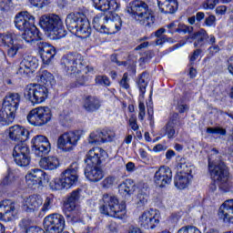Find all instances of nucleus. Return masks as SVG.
Segmentation results:
<instances>
[{
	"label": "nucleus",
	"mask_w": 233,
	"mask_h": 233,
	"mask_svg": "<svg viewBox=\"0 0 233 233\" xmlns=\"http://www.w3.org/2000/svg\"><path fill=\"white\" fill-rule=\"evenodd\" d=\"M125 10L132 16L137 25H141L146 28H154L156 17L148 4L141 0H133L127 5Z\"/></svg>",
	"instance_id": "obj_1"
},
{
	"label": "nucleus",
	"mask_w": 233,
	"mask_h": 233,
	"mask_svg": "<svg viewBox=\"0 0 233 233\" xmlns=\"http://www.w3.org/2000/svg\"><path fill=\"white\" fill-rule=\"evenodd\" d=\"M208 170L214 181L219 183L220 194L233 192V178L228 177V169L225 163L212 162V158H208Z\"/></svg>",
	"instance_id": "obj_2"
},
{
	"label": "nucleus",
	"mask_w": 233,
	"mask_h": 233,
	"mask_svg": "<svg viewBox=\"0 0 233 233\" xmlns=\"http://www.w3.org/2000/svg\"><path fill=\"white\" fill-rule=\"evenodd\" d=\"M100 212L110 218L124 219L127 217V204L120 202L117 197L112 194H104L100 200Z\"/></svg>",
	"instance_id": "obj_3"
},
{
	"label": "nucleus",
	"mask_w": 233,
	"mask_h": 233,
	"mask_svg": "<svg viewBox=\"0 0 233 233\" xmlns=\"http://www.w3.org/2000/svg\"><path fill=\"white\" fill-rule=\"evenodd\" d=\"M83 136V131L76 130L63 133L57 137L56 148L60 152L66 154L68 152H74L79 141H81V137Z\"/></svg>",
	"instance_id": "obj_4"
},
{
	"label": "nucleus",
	"mask_w": 233,
	"mask_h": 233,
	"mask_svg": "<svg viewBox=\"0 0 233 233\" xmlns=\"http://www.w3.org/2000/svg\"><path fill=\"white\" fill-rule=\"evenodd\" d=\"M62 68L66 74H88L90 67L85 66L83 56L80 54H69L62 58Z\"/></svg>",
	"instance_id": "obj_5"
},
{
	"label": "nucleus",
	"mask_w": 233,
	"mask_h": 233,
	"mask_svg": "<svg viewBox=\"0 0 233 233\" xmlns=\"http://www.w3.org/2000/svg\"><path fill=\"white\" fill-rule=\"evenodd\" d=\"M48 87L40 84H29L24 89V97L31 105H42L48 99Z\"/></svg>",
	"instance_id": "obj_6"
},
{
	"label": "nucleus",
	"mask_w": 233,
	"mask_h": 233,
	"mask_svg": "<svg viewBox=\"0 0 233 233\" xmlns=\"http://www.w3.org/2000/svg\"><path fill=\"white\" fill-rule=\"evenodd\" d=\"M39 26L49 35H59L63 32V20L57 15H44L39 19Z\"/></svg>",
	"instance_id": "obj_7"
},
{
	"label": "nucleus",
	"mask_w": 233,
	"mask_h": 233,
	"mask_svg": "<svg viewBox=\"0 0 233 233\" xmlns=\"http://www.w3.org/2000/svg\"><path fill=\"white\" fill-rule=\"evenodd\" d=\"M27 121L33 127H44L52 121V109L43 106L35 107L27 115Z\"/></svg>",
	"instance_id": "obj_8"
},
{
	"label": "nucleus",
	"mask_w": 233,
	"mask_h": 233,
	"mask_svg": "<svg viewBox=\"0 0 233 233\" xmlns=\"http://www.w3.org/2000/svg\"><path fill=\"white\" fill-rule=\"evenodd\" d=\"M0 46H7L8 57L17 56V52L23 48L21 35L15 33H5L0 35Z\"/></svg>",
	"instance_id": "obj_9"
},
{
	"label": "nucleus",
	"mask_w": 233,
	"mask_h": 233,
	"mask_svg": "<svg viewBox=\"0 0 233 233\" xmlns=\"http://www.w3.org/2000/svg\"><path fill=\"white\" fill-rule=\"evenodd\" d=\"M161 221V212L157 209H148L138 217V225L146 230H154Z\"/></svg>",
	"instance_id": "obj_10"
},
{
	"label": "nucleus",
	"mask_w": 233,
	"mask_h": 233,
	"mask_svg": "<svg viewBox=\"0 0 233 233\" xmlns=\"http://www.w3.org/2000/svg\"><path fill=\"white\" fill-rule=\"evenodd\" d=\"M65 225V217L57 213L50 214L43 220V227L48 233H63Z\"/></svg>",
	"instance_id": "obj_11"
},
{
	"label": "nucleus",
	"mask_w": 233,
	"mask_h": 233,
	"mask_svg": "<svg viewBox=\"0 0 233 233\" xmlns=\"http://www.w3.org/2000/svg\"><path fill=\"white\" fill-rule=\"evenodd\" d=\"M50 181V177L48 175L38 168L31 169L25 175V183L29 188H33V187H45L46 183Z\"/></svg>",
	"instance_id": "obj_12"
},
{
	"label": "nucleus",
	"mask_w": 233,
	"mask_h": 233,
	"mask_svg": "<svg viewBox=\"0 0 233 233\" xmlns=\"http://www.w3.org/2000/svg\"><path fill=\"white\" fill-rule=\"evenodd\" d=\"M32 149L35 152V156H44L45 154H50L52 150V144L48 137L43 135L35 136L32 140Z\"/></svg>",
	"instance_id": "obj_13"
},
{
	"label": "nucleus",
	"mask_w": 233,
	"mask_h": 233,
	"mask_svg": "<svg viewBox=\"0 0 233 233\" xmlns=\"http://www.w3.org/2000/svg\"><path fill=\"white\" fill-rule=\"evenodd\" d=\"M153 181L158 188H165L172 183V169L167 166H162L155 172Z\"/></svg>",
	"instance_id": "obj_14"
},
{
	"label": "nucleus",
	"mask_w": 233,
	"mask_h": 233,
	"mask_svg": "<svg viewBox=\"0 0 233 233\" xmlns=\"http://www.w3.org/2000/svg\"><path fill=\"white\" fill-rule=\"evenodd\" d=\"M106 159H108V153L105 149L96 147L86 153L85 163L87 164V167H96L99 166L103 161H106Z\"/></svg>",
	"instance_id": "obj_15"
},
{
	"label": "nucleus",
	"mask_w": 233,
	"mask_h": 233,
	"mask_svg": "<svg viewBox=\"0 0 233 233\" xmlns=\"http://www.w3.org/2000/svg\"><path fill=\"white\" fill-rule=\"evenodd\" d=\"M41 207H43V198L39 195L26 197L22 202V208L25 212L35 214L36 216H39Z\"/></svg>",
	"instance_id": "obj_16"
},
{
	"label": "nucleus",
	"mask_w": 233,
	"mask_h": 233,
	"mask_svg": "<svg viewBox=\"0 0 233 233\" xmlns=\"http://www.w3.org/2000/svg\"><path fill=\"white\" fill-rule=\"evenodd\" d=\"M121 26H123V21L121 20V17L118 16L117 14L109 11L107 19L106 20V29L104 34L106 35L117 34V32L121 30Z\"/></svg>",
	"instance_id": "obj_17"
},
{
	"label": "nucleus",
	"mask_w": 233,
	"mask_h": 233,
	"mask_svg": "<svg viewBox=\"0 0 233 233\" xmlns=\"http://www.w3.org/2000/svg\"><path fill=\"white\" fill-rule=\"evenodd\" d=\"M35 25V18L30 13L24 11L15 17V26L20 32H25Z\"/></svg>",
	"instance_id": "obj_18"
},
{
	"label": "nucleus",
	"mask_w": 233,
	"mask_h": 233,
	"mask_svg": "<svg viewBox=\"0 0 233 233\" xmlns=\"http://www.w3.org/2000/svg\"><path fill=\"white\" fill-rule=\"evenodd\" d=\"M137 87L140 90L139 95V113H138V119L143 121L145 119L146 112H145V103H143V99H145V92H147V86L148 82L147 81V74L143 73L140 75L137 81Z\"/></svg>",
	"instance_id": "obj_19"
},
{
	"label": "nucleus",
	"mask_w": 233,
	"mask_h": 233,
	"mask_svg": "<svg viewBox=\"0 0 233 233\" xmlns=\"http://www.w3.org/2000/svg\"><path fill=\"white\" fill-rule=\"evenodd\" d=\"M5 135L8 139H11V141H26L28 136H30V132L24 127L16 125L6 129Z\"/></svg>",
	"instance_id": "obj_20"
},
{
	"label": "nucleus",
	"mask_w": 233,
	"mask_h": 233,
	"mask_svg": "<svg viewBox=\"0 0 233 233\" xmlns=\"http://www.w3.org/2000/svg\"><path fill=\"white\" fill-rule=\"evenodd\" d=\"M77 170H79V166L76 162H74L61 173V177L64 180V185H66V188H70V187H74V185L77 183L79 177L77 176Z\"/></svg>",
	"instance_id": "obj_21"
},
{
	"label": "nucleus",
	"mask_w": 233,
	"mask_h": 233,
	"mask_svg": "<svg viewBox=\"0 0 233 233\" xmlns=\"http://www.w3.org/2000/svg\"><path fill=\"white\" fill-rule=\"evenodd\" d=\"M218 218L223 223H233V199H228L220 205Z\"/></svg>",
	"instance_id": "obj_22"
},
{
	"label": "nucleus",
	"mask_w": 233,
	"mask_h": 233,
	"mask_svg": "<svg viewBox=\"0 0 233 233\" xmlns=\"http://www.w3.org/2000/svg\"><path fill=\"white\" fill-rule=\"evenodd\" d=\"M15 216V204L12 200L0 202V221H12Z\"/></svg>",
	"instance_id": "obj_23"
},
{
	"label": "nucleus",
	"mask_w": 233,
	"mask_h": 233,
	"mask_svg": "<svg viewBox=\"0 0 233 233\" xmlns=\"http://www.w3.org/2000/svg\"><path fill=\"white\" fill-rule=\"evenodd\" d=\"M93 6L100 12H119L121 5L117 0H92Z\"/></svg>",
	"instance_id": "obj_24"
},
{
	"label": "nucleus",
	"mask_w": 233,
	"mask_h": 233,
	"mask_svg": "<svg viewBox=\"0 0 233 233\" xmlns=\"http://www.w3.org/2000/svg\"><path fill=\"white\" fill-rule=\"evenodd\" d=\"M36 50L40 54L44 63L48 65L56 54V47L46 42H38L36 44Z\"/></svg>",
	"instance_id": "obj_25"
},
{
	"label": "nucleus",
	"mask_w": 233,
	"mask_h": 233,
	"mask_svg": "<svg viewBox=\"0 0 233 233\" xmlns=\"http://www.w3.org/2000/svg\"><path fill=\"white\" fill-rule=\"evenodd\" d=\"M37 66H39V60L34 56H27L21 61L17 74H20L21 76H25V74H32L35 72Z\"/></svg>",
	"instance_id": "obj_26"
},
{
	"label": "nucleus",
	"mask_w": 233,
	"mask_h": 233,
	"mask_svg": "<svg viewBox=\"0 0 233 233\" xmlns=\"http://www.w3.org/2000/svg\"><path fill=\"white\" fill-rule=\"evenodd\" d=\"M85 176L88 181L92 183H97L104 177L103 169L99 166H86L85 170Z\"/></svg>",
	"instance_id": "obj_27"
},
{
	"label": "nucleus",
	"mask_w": 233,
	"mask_h": 233,
	"mask_svg": "<svg viewBox=\"0 0 233 233\" xmlns=\"http://www.w3.org/2000/svg\"><path fill=\"white\" fill-rule=\"evenodd\" d=\"M72 34H75V35L81 37L82 39H86V37H89L90 34H92V27H90V22L88 19L85 18L84 16Z\"/></svg>",
	"instance_id": "obj_28"
},
{
	"label": "nucleus",
	"mask_w": 233,
	"mask_h": 233,
	"mask_svg": "<svg viewBox=\"0 0 233 233\" xmlns=\"http://www.w3.org/2000/svg\"><path fill=\"white\" fill-rule=\"evenodd\" d=\"M40 168L44 170H57L59 168L61 163L59 162V158L55 156L44 157L39 160L38 163Z\"/></svg>",
	"instance_id": "obj_29"
},
{
	"label": "nucleus",
	"mask_w": 233,
	"mask_h": 233,
	"mask_svg": "<svg viewBox=\"0 0 233 233\" xmlns=\"http://www.w3.org/2000/svg\"><path fill=\"white\" fill-rule=\"evenodd\" d=\"M85 17V15L83 13H71L67 15L66 18V25L69 32L73 33L76 28H77V25H79V22L82 21V19Z\"/></svg>",
	"instance_id": "obj_30"
},
{
	"label": "nucleus",
	"mask_w": 233,
	"mask_h": 233,
	"mask_svg": "<svg viewBox=\"0 0 233 233\" xmlns=\"http://www.w3.org/2000/svg\"><path fill=\"white\" fill-rule=\"evenodd\" d=\"M157 5L164 14H174L177 11V0H157Z\"/></svg>",
	"instance_id": "obj_31"
},
{
	"label": "nucleus",
	"mask_w": 233,
	"mask_h": 233,
	"mask_svg": "<svg viewBox=\"0 0 233 233\" xmlns=\"http://www.w3.org/2000/svg\"><path fill=\"white\" fill-rule=\"evenodd\" d=\"M83 108L86 112H96L101 108V101L96 96H87L84 98Z\"/></svg>",
	"instance_id": "obj_32"
},
{
	"label": "nucleus",
	"mask_w": 233,
	"mask_h": 233,
	"mask_svg": "<svg viewBox=\"0 0 233 233\" xmlns=\"http://www.w3.org/2000/svg\"><path fill=\"white\" fill-rule=\"evenodd\" d=\"M22 39H24L25 43H34V41H39V39H41V33H39V29H37L35 25L24 31Z\"/></svg>",
	"instance_id": "obj_33"
},
{
	"label": "nucleus",
	"mask_w": 233,
	"mask_h": 233,
	"mask_svg": "<svg viewBox=\"0 0 233 233\" xmlns=\"http://www.w3.org/2000/svg\"><path fill=\"white\" fill-rule=\"evenodd\" d=\"M107 19L108 15H96L93 19V28L96 30V32H99V34H105Z\"/></svg>",
	"instance_id": "obj_34"
},
{
	"label": "nucleus",
	"mask_w": 233,
	"mask_h": 233,
	"mask_svg": "<svg viewBox=\"0 0 233 233\" xmlns=\"http://www.w3.org/2000/svg\"><path fill=\"white\" fill-rule=\"evenodd\" d=\"M38 83H42V85H46V86H53L56 85V78L54 75L46 70L40 71L36 76Z\"/></svg>",
	"instance_id": "obj_35"
},
{
	"label": "nucleus",
	"mask_w": 233,
	"mask_h": 233,
	"mask_svg": "<svg viewBox=\"0 0 233 233\" xmlns=\"http://www.w3.org/2000/svg\"><path fill=\"white\" fill-rule=\"evenodd\" d=\"M190 181H192V175L177 173L175 179V187H177L178 190H185V188L190 185Z\"/></svg>",
	"instance_id": "obj_36"
},
{
	"label": "nucleus",
	"mask_w": 233,
	"mask_h": 233,
	"mask_svg": "<svg viewBox=\"0 0 233 233\" xmlns=\"http://www.w3.org/2000/svg\"><path fill=\"white\" fill-rule=\"evenodd\" d=\"M136 185L132 179H126L118 186V192L122 196H130L134 194Z\"/></svg>",
	"instance_id": "obj_37"
},
{
	"label": "nucleus",
	"mask_w": 233,
	"mask_h": 233,
	"mask_svg": "<svg viewBox=\"0 0 233 233\" xmlns=\"http://www.w3.org/2000/svg\"><path fill=\"white\" fill-rule=\"evenodd\" d=\"M79 190L73 191L70 197L67 198V201L65 203V208L67 212H74L76 210V201L79 199Z\"/></svg>",
	"instance_id": "obj_38"
},
{
	"label": "nucleus",
	"mask_w": 233,
	"mask_h": 233,
	"mask_svg": "<svg viewBox=\"0 0 233 233\" xmlns=\"http://www.w3.org/2000/svg\"><path fill=\"white\" fill-rule=\"evenodd\" d=\"M21 156H30L28 146L23 142L15 146L13 150V157H19Z\"/></svg>",
	"instance_id": "obj_39"
},
{
	"label": "nucleus",
	"mask_w": 233,
	"mask_h": 233,
	"mask_svg": "<svg viewBox=\"0 0 233 233\" xmlns=\"http://www.w3.org/2000/svg\"><path fill=\"white\" fill-rule=\"evenodd\" d=\"M52 203H54V197H46L44 203H42V206L40 207L38 218L45 216V214L48 212L49 208H52Z\"/></svg>",
	"instance_id": "obj_40"
},
{
	"label": "nucleus",
	"mask_w": 233,
	"mask_h": 233,
	"mask_svg": "<svg viewBox=\"0 0 233 233\" xmlns=\"http://www.w3.org/2000/svg\"><path fill=\"white\" fill-rule=\"evenodd\" d=\"M208 35H207V31L204 29H200L197 33L191 35V39H195V46H201L203 44L204 39H207Z\"/></svg>",
	"instance_id": "obj_41"
},
{
	"label": "nucleus",
	"mask_w": 233,
	"mask_h": 233,
	"mask_svg": "<svg viewBox=\"0 0 233 233\" xmlns=\"http://www.w3.org/2000/svg\"><path fill=\"white\" fill-rule=\"evenodd\" d=\"M49 187L51 190H63L64 188H66V186L65 185V181L63 180V177H55L49 183Z\"/></svg>",
	"instance_id": "obj_42"
},
{
	"label": "nucleus",
	"mask_w": 233,
	"mask_h": 233,
	"mask_svg": "<svg viewBox=\"0 0 233 233\" xmlns=\"http://www.w3.org/2000/svg\"><path fill=\"white\" fill-rule=\"evenodd\" d=\"M88 143L90 145H97V143H103L101 131H95L89 135Z\"/></svg>",
	"instance_id": "obj_43"
},
{
	"label": "nucleus",
	"mask_w": 233,
	"mask_h": 233,
	"mask_svg": "<svg viewBox=\"0 0 233 233\" xmlns=\"http://www.w3.org/2000/svg\"><path fill=\"white\" fill-rule=\"evenodd\" d=\"M194 167L189 163L184 162L180 163L178 167V174L186 175V176H192V170Z\"/></svg>",
	"instance_id": "obj_44"
},
{
	"label": "nucleus",
	"mask_w": 233,
	"mask_h": 233,
	"mask_svg": "<svg viewBox=\"0 0 233 233\" xmlns=\"http://www.w3.org/2000/svg\"><path fill=\"white\" fill-rule=\"evenodd\" d=\"M15 162L18 167H28L30 165V155H22L14 157Z\"/></svg>",
	"instance_id": "obj_45"
},
{
	"label": "nucleus",
	"mask_w": 233,
	"mask_h": 233,
	"mask_svg": "<svg viewBox=\"0 0 233 233\" xmlns=\"http://www.w3.org/2000/svg\"><path fill=\"white\" fill-rule=\"evenodd\" d=\"M102 143H110L116 139V132L113 130L101 131Z\"/></svg>",
	"instance_id": "obj_46"
},
{
	"label": "nucleus",
	"mask_w": 233,
	"mask_h": 233,
	"mask_svg": "<svg viewBox=\"0 0 233 233\" xmlns=\"http://www.w3.org/2000/svg\"><path fill=\"white\" fill-rule=\"evenodd\" d=\"M114 185H117V178L112 176L106 177L102 182L104 188H112Z\"/></svg>",
	"instance_id": "obj_47"
},
{
	"label": "nucleus",
	"mask_w": 233,
	"mask_h": 233,
	"mask_svg": "<svg viewBox=\"0 0 233 233\" xmlns=\"http://www.w3.org/2000/svg\"><path fill=\"white\" fill-rule=\"evenodd\" d=\"M177 233H201V230L194 226H185L178 229Z\"/></svg>",
	"instance_id": "obj_48"
},
{
	"label": "nucleus",
	"mask_w": 233,
	"mask_h": 233,
	"mask_svg": "<svg viewBox=\"0 0 233 233\" xmlns=\"http://www.w3.org/2000/svg\"><path fill=\"white\" fill-rule=\"evenodd\" d=\"M96 85H101L104 86H110V79L106 76H98L95 78Z\"/></svg>",
	"instance_id": "obj_49"
},
{
	"label": "nucleus",
	"mask_w": 233,
	"mask_h": 233,
	"mask_svg": "<svg viewBox=\"0 0 233 233\" xmlns=\"http://www.w3.org/2000/svg\"><path fill=\"white\" fill-rule=\"evenodd\" d=\"M33 6H36V8H44L50 3V0H29Z\"/></svg>",
	"instance_id": "obj_50"
},
{
	"label": "nucleus",
	"mask_w": 233,
	"mask_h": 233,
	"mask_svg": "<svg viewBox=\"0 0 233 233\" xmlns=\"http://www.w3.org/2000/svg\"><path fill=\"white\" fill-rule=\"evenodd\" d=\"M166 134L168 137V139H174V137L176 136V129H174V126L170 123H168L166 126Z\"/></svg>",
	"instance_id": "obj_51"
},
{
	"label": "nucleus",
	"mask_w": 233,
	"mask_h": 233,
	"mask_svg": "<svg viewBox=\"0 0 233 233\" xmlns=\"http://www.w3.org/2000/svg\"><path fill=\"white\" fill-rule=\"evenodd\" d=\"M19 227L22 228L26 232V230H28L30 227H34L32 226V219L30 218L22 219L19 223Z\"/></svg>",
	"instance_id": "obj_52"
},
{
	"label": "nucleus",
	"mask_w": 233,
	"mask_h": 233,
	"mask_svg": "<svg viewBox=\"0 0 233 233\" xmlns=\"http://www.w3.org/2000/svg\"><path fill=\"white\" fill-rule=\"evenodd\" d=\"M208 134H219L220 136H225L227 131L221 127H208L207 129Z\"/></svg>",
	"instance_id": "obj_53"
},
{
	"label": "nucleus",
	"mask_w": 233,
	"mask_h": 233,
	"mask_svg": "<svg viewBox=\"0 0 233 233\" xmlns=\"http://www.w3.org/2000/svg\"><path fill=\"white\" fill-rule=\"evenodd\" d=\"M202 8H204V10H214V8H216V3H214L213 0H206L202 4Z\"/></svg>",
	"instance_id": "obj_54"
},
{
	"label": "nucleus",
	"mask_w": 233,
	"mask_h": 233,
	"mask_svg": "<svg viewBox=\"0 0 233 233\" xmlns=\"http://www.w3.org/2000/svg\"><path fill=\"white\" fill-rule=\"evenodd\" d=\"M66 221L71 225H75V223H77V221H79V215L76 216L74 215V213H70L66 216Z\"/></svg>",
	"instance_id": "obj_55"
},
{
	"label": "nucleus",
	"mask_w": 233,
	"mask_h": 233,
	"mask_svg": "<svg viewBox=\"0 0 233 233\" xmlns=\"http://www.w3.org/2000/svg\"><path fill=\"white\" fill-rule=\"evenodd\" d=\"M120 86H122V88H125L126 90H128V88H130V85L128 84V74H124L123 78L120 81Z\"/></svg>",
	"instance_id": "obj_56"
},
{
	"label": "nucleus",
	"mask_w": 233,
	"mask_h": 233,
	"mask_svg": "<svg viewBox=\"0 0 233 233\" xmlns=\"http://www.w3.org/2000/svg\"><path fill=\"white\" fill-rule=\"evenodd\" d=\"M12 6V0H0V10H9Z\"/></svg>",
	"instance_id": "obj_57"
},
{
	"label": "nucleus",
	"mask_w": 233,
	"mask_h": 233,
	"mask_svg": "<svg viewBox=\"0 0 233 233\" xmlns=\"http://www.w3.org/2000/svg\"><path fill=\"white\" fill-rule=\"evenodd\" d=\"M192 30H193V28L191 26L185 25H179L177 32L179 34H190V32H192Z\"/></svg>",
	"instance_id": "obj_58"
},
{
	"label": "nucleus",
	"mask_w": 233,
	"mask_h": 233,
	"mask_svg": "<svg viewBox=\"0 0 233 233\" xmlns=\"http://www.w3.org/2000/svg\"><path fill=\"white\" fill-rule=\"evenodd\" d=\"M209 194H216V196H218V194H223L221 193V191H219V185H218H218H216V182H212L209 185V189H208Z\"/></svg>",
	"instance_id": "obj_59"
},
{
	"label": "nucleus",
	"mask_w": 233,
	"mask_h": 233,
	"mask_svg": "<svg viewBox=\"0 0 233 233\" xmlns=\"http://www.w3.org/2000/svg\"><path fill=\"white\" fill-rule=\"evenodd\" d=\"M129 127L132 128V130H138L139 126H137V119L136 116H132L129 118Z\"/></svg>",
	"instance_id": "obj_60"
},
{
	"label": "nucleus",
	"mask_w": 233,
	"mask_h": 233,
	"mask_svg": "<svg viewBox=\"0 0 233 233\" xmlns=\"http://www.w3.org/2000/svg\"><path fill=\"white\" fill-rule=\"evenodd\" d=\"M167 28L169 29V34H174L178 31L179 25H177V23L172 22L167 25Z\"/></svg>",
	"instance_id": "obj_61"
},
{
	"label": "nucleus",
	"mask_w": 233,
	"mask_h": 233,
	"mask_svg": "<svg viewBox=\"0 0 233 233\" xmlns=\"http://www.w3.org/2000/svg\"><path fill=\"white\" fill-rule=\"evenodd\" d=\"M215 12L217 15H225L227 14V5H218Z\"/></svg>",
	"instance_id": "obj_62"
},
{
	"label": "nucleus",
	"mask_w": 233,
	"mask_h": 233,
	"mask_svg": "<svg viewBox=\"0 0 233 233\" xmlns=\"http://www.w3.org/2000/svg\"><path fill=\"white\" fill-rule=\"evenodd\" d=\"M145 203H147V198L145 195H138L137 199V207H144Z\"/></svg>",
	"instance_id": "obj_63"
},
{
	"label": "nucleus",
	"mask_w": 233,
	"mask_h": 233,
	"mask_svg": "<svg viewBox=\"0 0 233 233\" xmlns=\"http://www.w3.org/2000/svg\"><path fill=\"white\" fill-rule=\"evenodd\" d=\"M215 23H216V16L215 15H209L205 20L206 26H214Z\"/></svg>",
	"instance_id": "obj_64"
}]
</instances>
